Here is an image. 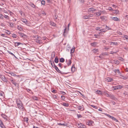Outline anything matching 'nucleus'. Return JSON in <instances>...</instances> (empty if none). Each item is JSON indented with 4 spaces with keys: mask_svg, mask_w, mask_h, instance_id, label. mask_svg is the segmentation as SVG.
I'll return each instance as SVG.
<instances>
[{
    "mask_svg": "<svg viewBox=\"0 0 128 128\" xmlns=\"http://www.w3.org/2000/svg\"><path fill=\"white\" fill-rule=\"evenodd\" d=\"M66 63L67 64L68 66L70 65L72 63L71 60L70 59L68 61L66 60Z\"/></svg>",
    "mask_w": 128,
    "mask_h": 128,
    "instance_id": "nucleus-14",
    "label": "nucleus"
},
{
    "mask_svg": "<svg viewBox=\"0 0 128 128\" xmlns=\"http://www.w3.org/2000/svg\"><path fill=\"white\" fill-rule=\"evenodd\" d=\"M17 28L18 29L20 30V31H21L22 30V28L20 26H17Z\"/></svg>",
    "mask_w": 128,
    "mask_h": 128,
    "instance_id": "nucleus-36",
    "label": "nucleus"
},
{
    "mask_svg": "<svg viewBox=\"0 0 128 128\" xmlns=\"http://www.w3.org/2000/svg\"><path fill=\"white\" fill-rule=\"evenodd\" d=\"M100 28H98V27H96V30H99L100 31Z\"/></svg>",
    "mask_w": 128,
    "mask_h": 128,
    "instance_id": "nucleus-58",
    "label": "nucleus"
},
{
    "mask_svg": "<svg viewBox=\"0 0 128 128\" xmlns=\"http://www.w3.org/2000/svg\"><path fill=\"white\" fill-rule=\"evenodd\" d=\"M88 12H95L96 10V9L93 8H88Z\"/></svg>",
    "mask_w": 128,
    "mask_h": 128,
    "instance_id": "nucleus-9",
    "label": "nucleus"
},
{
    "mask_svg": "<svg viewBox=\"0 0 128 128\" xmlns=\"http://www.w3.org/2000/svg\"><path fill=\"white\" fill-rule=\"evenodd\" d=\"M60 62H63L64 61V59L63 58H61L60 59Z\"/></svg>",
    "mask_w": 128,
    "mask_h": 128,
    "instance_id": "nucleus-27",
    "label": "nucleus"
},
{
    "mask_svg": "<svg viewBox=\"0 0 128 128\" xmlns=\"http://www.w3.org/2000/svg\"><path fill=\"white\" fill-rule=\"evenodd\" d=\"M77 116H78V118H81L82 117V116L80 114H77Z\"/></svg>",
    "mask_w": 128,
    "mask_h": 128,
    "instance_id": "nucleus-56",
    "label": "nucleus"
},
{
    "mask_svg": "<svg viewBox=\"0 0 128 128\" xmlns=\"http://www.w3.org/2000/svg\"><path fill=\"white\" fill-rule=\"evenodd\" d=\"M2 80L4 82H8V80L6 79V77L4 76H1L0 77Z\"/></svg>",
    "mask_w": 128,
    "mask_h": 128,
    "instance_id": "nucleus-7",
    "label": "nucleus"
},
{
    "mask_svg": "<svg viewBox=\"0 0 128 128\" xmlns=\"http://www.w3.org/2000/svg\"><path fill=\"white\" fill-rule=\"evenodd\" d=\"M104 11H100L98 12H96L95 13L96 16H98L101 15V14L104 12Z\"/></svg>",
    "mask_w": 128,
    "mask_h": 128,
    "instance_id": "nucleus-8",
    "label": "nucleus"
},
{
    "mask_svg": "<svg viewBox=\"0 0 128 128\" xmlns=\"http://www.w3.org/2000/svg\"><path fill=\"white\" fill-rule=\"evenodd\" d=\"M76 126L79 128H86V126L82 123L76 124Z\"/></svg>",
    "mask_w": 128,
    "mask_h": 128,
    "instance_id": "nucleus-3",
    "label": "nucleus"
},
{
    "mask_svg": "<svg viewBox=\"0 0 128 128\" xmlns=\"http://www.w3.org/2000/svg\"><path fill=\"white\" fill-rule=\"evenodd\" d=\"M114 44L117 45L118 44V43L117 42H111V44Z\"/></svg>",
    "mask_w": 128,
    "mask_h": 128,
    "instance_id": "nucleus-52",
    "label": "nucleus"
},
{
    "mask_svg": "<svg viewBox=\"0 0 128 128\" xmlns=\"http://www.w3.org/2000/svg\"><path fill=\"white\" fill-rule=\"evenodd\" d=\"M3 93H0V96H2L3 95Z\"/></svg>",
    "mask_w": 128,
    "mask_h": 128,
    "instance_id": "nucleus-63",
    "label": "nucleus"
},
{
    "mask_svg": "<svg viewBox=\"0 0 128 128\" xmlns=\"http://www.w3.org/2000/svg\"><path fill=\"white\" fill-rule=\"evenodd\" d=\"M12 82V84H14L15 86H16L17 84L15 81L13 80Z\"/></svg>",
    "mask_w": 128,
    "mask_h": 128,
    "instance_id": "nucleus-38",
    "label": "nucleus"
},
{
    "mask_svg": "<svg viewBox=\"0 0 128 128\" xmlns=\"http://www.w3.org/2000/svg\"><path fill=\"white\" fill-rule=\"evenodd\" d=\"M0 126L1 128H6L3 123L0 125Z\"/></svg>",
    "mask_w": 128,
    "mask_h": 128,
    "instance_id": "nucleus-33",
    "label": "nucleus"
},
{
    "mask_svg": "<svg viewBox=\"0 0 128 128\" xmlns=\"http://www.w3.org/2000/svg\"><path fill=\"white\" fill-rule=\"evenodd\" d=\"M110 98L114 100H115L116 99V98L113 95H111L110 94Z\"/></svg>",
    "mask_w": 128,
    "mask_h": 128,
    "instance_id": "nucleus-18",
    "label": "nucleus"
},
{
    "mask_svg": "<svg viewBox=\"0 0 128 128\" xmlns=\"http://www.w3.org/2000/svg\"><path fill=\"white\" fill-rule=\"evenodd\" d=\"M89 110L90 112H89L87 111V112H88V113H89L90 114H91L93 112H94L93 109L91 107L89 108Z\"/></svg>",
    "mask_w": 128,
    "mask_h": 128,
    "instance_id": "nucleus-17",
    "label": "nucleus"
},
{
    "mask_svg": "<svg viewBox=\"0 0 128 128\" xmlns=\"http://www.w3.org/2000/svg\"><path fill=\"white\" fill-rule=\"evenodd\" d=\"M114 70L117 71V72L119 74L120 73V71L118 69L117 70Z\"/></svg>",
    "mask_w": 128,
    "mask_h": 128,
    "instance_id": "nucleus-59",
    "label": "nucleus"
},
{
    "mask_svg": "<svg viewBox=\"0 0 128 128\" xmlns=\"http://www.w3.org/2000/svg\"><path fill=\"white\" fill-rule=\"evenodd\" d=\"M16 103L18 108L20 110H22L24 108L23 104L20 100V99H17Z\"/></svg>",
    "mask_w": 128,
    "mask_h": 128,
    "instance_id": "nucleus-1",
    "label": "nucleus"
},
{
    "mask_svg": "<svg viewBox=\"0 0 128 128\" xmlns=\"http://www.w3.org/2000/svg\"><path fill=\"white\" fill-rule=\"evenodd\" d=\"M21 20L23 22L25 23L26 25H28V24L27 23V21L26 19L23 18H22L21 19Z\"/></svg>",
    "mask_w": 128,
    "mask_h": 128,
    "instance_id": "nucleus-10",
    "label": "nucleus"
},
{
    "mask_svg": "<svg viewBox=\"0 0 128 128\" xmlns=\"http://www.w3.org/2000/svg\"><path fill=\"white\" fill-rule=\"evenodd\" d=\"M100 31L101 32H100V33H99V34H100V33H101L102 32H105L106 31V30H104L103 29H101L100 30Z\"/></svg>",
    "mask_w": 128,
    "mask_h": 128,
    "instance_id": "nucleus-42",
    "label": "nucleus"
},
{
    "mask_svg": "<svg viewBox=\"0 0 128 128\" xmlns=\"http://www.w3.org/2000/svg\"><path fill=\"white\" fill-rule=\"evenodd\" d=\"M17 35L15 34H12V37L14 38H16L17 37Z\"/></svg>",
    "mask_w": 128,
    "mask_h": 128,
    "instance_id": "nucleus-35",
    "label": "nucleus"
},
{
    "mask_svg": "<svg viewBox=\"0 0 128 128\" xmlns=\"http://www.w3.org/2000/svg\"><path fill=\"white\" fill-rule=\"evenodd\" d=\"M100 18L102 20H104L105 19L106 17L104 16H101Z\"/></svg>",
    "mask_w": 128,
    "mask_h": 128,
    "instance_id": "nucleus-40",
    "label": "nucleus"
},
{
    "mask_svg": "<svg viewBox=\"0 0 128 128\" xmlns=\"http://www.w3.org/2000/svg\"><path fill=\"white\" fill-rule=\"evenodd\" d=\"M118 59L120 60H121V61H123V59L122 57H119L118 58Z\"/></svg>",
    "mask_w": 128,
    "mask_h": 128,
    "instance_id": "nucleus-46",
    "label": "nucleus"
},
{
    "mask_svg": "<svg viewBox=\"0 0 128 128\" xmlns=\"http://www.w3.org/2000/svg\"><path fill=\"white\" fill-rule=\"evenodd\" d=\"M112 119L113 120H114L116 122H118V120H117V119H116V118H115L114 117V118H112Z\"/></svg>",
    "mask_w": 128,
    "mask_h": 128,
    "instance_id": "nucleus-53",
    "label": "nucleus"
},
{
    "mask_svg": "<svg viewBox=\"0 0 128 128\" xmlns=\"http://www.w3.org/2000/svg\"><path fill=\"white\" fill-rule=\"evenodd\" d=\"M22 44L20 42H16L15 43L14 45L16 47L18 46L19 45Z\"/></svg>",
    "mask_w": 128,
    "mask_h": 128,
    "instance_id": "nucleus-21",
    "label": "nucleus"
},
{
    "mask_svg": "<svg viewBox=\"0 0 128 128\" xmlns=\"http://www.w3.org/2000/svg\"><path fill=\"white\" fill-rule=\"evenodd\" d=\"M10 74H11V75L12 76H16V74H14L12 72H10Z\"/></svg>",
    "mask_w": 128,
    "mask_h": 128,
    "instance_id": "nucleus-51",
    "label": "nucleus"
},
{
    "mask_svg": "<svg viewBox=\"0 0 128 128\" xmlns=\"http://www.w3.org/2000/svg\"><path fill=\"white\" fill-rule=\"evenodd\" d=\"M70 23H69L68 24V31L69 30V27L70 26ZM67 28L66 27L65 28V29H64V34H63V35L64 36H65V34H67L68 33V31H67L66 30Z\"/></svg>",
    "mask_w": 128,
    "mask_h": 128,
    "instance_id": "nucleus-4",
    "label": "nucleus"
},
{
    "mask_svg": "<svg viewBox=\"0 0 128 128\" xmlns=\"http://www.w3.org/2000/svg\"><path fill=\"white\" fill-rule=\"evenodd\" d=\"M104 94H105V95H106L107 97H109L110 96V95H109V94H108L106 92H104Z\"/></svg>",
    "mask_w": 128,
    "mask_h": 128,
    "instance_id": "nucleus-45",
    "label": "nucleus"
},
{
    "mask_svg": "<svg viewBox=\"0 0 128 128\" xmlns=\"http://www.w3.org/2000/svg\"><path fill=\"white\" fill-rule=\"evenodd\" d=\"M107 9L109 10H112V8L111 7H110L108 8Z\"/></svg>",
    "mask_w": 128,
    "mask_h": 128,
    "instance_id": "nucleus-55",
    "label": "nucleus"
},
{
    "mask_svg": "<svg viewBox=\"0 0 128 128\" xmlns=\"http://www.w3.org/2000/svg\"><path fill=\"white\" fill-rule=\"evenodd\" d=\"M45 2L44 0H42L41 2V3L42 4L44 5L45 4Z\"/></svg>",
    "mask_w": 128,
    "mask_h": 128,
    "instance_id": "nucleus-47",
    "label": "nucleus"
},
{
    "mask_svg": "<svg viewBox=\"0 0 128 128\" xmlns=\"http://www.w3.org/2000/svg\"><path fill=\"white\" fill-rule=\"evenodd\" d=\"M26 90L28 92H29L30 93V92H31V90L30 89H29L27 88L26 89Z\"/></svg>",
    "mask_w": 128,
    "mask_h": 128,
    "instance_id": "nucleus-57",
    "label": "nucleus"
},
{
    "mask_svg": "<svg viewBox=\"0 0 128 128\" xmlns=\"http://www.w3.org/2000/svg\"><path fill=\"white\" fill-rule=\"evenodd\" d=\"M18 33L19 34V35L20 36V37H23L25 36H26L25 34L20 32H18Z\"/></svg>",
    "mask_w": 128,
    "mask_h": 128,
    "instance_id": "nucleus-12",
    "label": "nucleus"
},
{
    "mask_svg": "<svg viewBox=\"0 0 128 128\" xmlns=\"http://www.w3.org/2000/svg\"><path fill=\"white\" fill-rule=\"evenodd\" d=\"M74 52H73V48H72L71 49V50H70V53H74Z\"/></svg>",
    "mask_w": 128,
    "mask_h": 128,
    "instance_id": "nucleus-64",
    "label": "nucleus"
},
{
    "mask_svg": "<svg viewBox=\"0 0 128 128\" xmlns=\"http://www.w3.org/2000/svg\"><path fill=\"white\" fill-rule=\"evenodd\" d=\"M96 92V94H102V92L100 90H95Z\"/></svg>",
    "mask_w": 128,
    "mask_h": 128,
    "instance_id": "nucleus-25",
    "label": "nucleus"
},
{
    "mask_svg": "<svg viewBox=\"0 0 128 128\" xmlns=\"http://www.w3.org/2000/svg\"><path fill=\"white\" fill-rule=\"evenodd\" d=\"M54 62L56 63H58V58L56 56L55 57L54 60Z\"/></svg>",
    "mask_w": 128,
    "mask_h": 128,
    "instance_id": "nucleus-22",
    "label": "nucleus"
},
{
    "mask_svg": "<svg viewBox=\"0 0 128 128\" xmlns=\"http://www.w3.org/2000/svg\"><path fill=\"white\" fill-rule=\"evenodd\" d=\"M5 30V32L8 34H10V31L6 30Z\"/></svg>",
    "mask_w": 128,
    "mask_h": 128,
    "instance_id": "nucleus-30",
    "label": "nucleus"
},
{
    "mask_svg": "<svg viewBox=\"0 0 128 128\" xmlns=\"http://www.w3.org/2000/svg\"><path fill=\"white\" fill-rule=\"evenodd\" d=\"M93 52L94 53H96L98 52V49H94L92 50Z\"/></svg>",
    "mask_w": 128,
    "mask_h": 128,
    "instance_id": "nucleus-28",
    "label": "nucleus"
},
{
    "mask_svg": "<svg viewBox=\"0 0 128 128\" xmlns=\"http://www.w3.org/2000/svg\"><path fill=\"white\" fill-rule=\"evenodd\" d=\"M58 125H61V126H65L66 125L65 124H61V123H59L58 124Z\"/></svg>",
    "mask_w": 128,
    "mask_h": 128,
    "instance_id": "nucleus-54",
    "label": "nucleus"
},
{
    "mask_svg": "<svg viewBox=\"0 0 128 128\" xmlns=\"http://www.w3.org/2000/svg\"><path fill=\"white\" fill-rule=\"evenodd\" d=\"M84 0H79V1L81 3H83L84 2Z\"/></svg>",
    "mask_w": 128,
    "mask_h": 128,
    "instance_id": "nucleus-61",
    "label": "nucleus"
},
{
    "mask_svg": "<svg viewBox=\"0 0 128 128\" xmlns=\"http://www.w3.org/2000/svg\"><path fill=\"white\" fill-rule=\"evenodd\" d=\"M106 80L107 82H111L112 80V79L111 78L108 77L106 79Z\"/></svg>",
    "mask_w": 128,
    "mask_h": 128,
    "instance_id": "nucleus-16",
    "label": "nucleus"
},
{
    "mask_svg": "<svg viewBox=\"0 0 128 128\" xmlns=\"http://www.w3.org/2000/svg\"><path fill=\"white\" fill-rule=\"evenodd\" d=\"M76 68L74 66V65H73L71 67V71L72 72H74Z\"/></svg>",
    "mask_w": 128,
    "mask_h": 128,
    "instance_id": "nucleus-15",
    "label": "nucleus"
},
{
    "mask_svg": "<svg viewBox=\"0 0 128 128\" xmlns=\"http://www.w3.org/2000/svg\"><path fill=\"white\" fill-rule=\"evenodd\" d=\"M36 37L37 38L35 40L36 42L40 44L42 43V42L41 40L42 38L38 36H36Z\"/></svg>",
    "mask_w": 128,
    "mask_h": 128,
    "instance_id": "nucleus-2",
    "label": "nucleus"
},
{
    "mask_svg": "<svg viewBox=\"0 0 128 128\" xmlns=\"http://www.w3.org/2000/svg\"><path fill=\"white\" fill-rule=\"evenodd\" d=\"M78 110H84V106L83 105H82V106H79L78 107Z\"/></svg>",
    "mask_w": 128,
    "mask_h": 128,
    "instance_id": "nucleus-13",
    "label": "nucleus"
},
{
    "mask_svg": "<svg viewBox=\"0 0 128 128\" xmlns=\"http://www.w3.org/2000/svg\"><path fill=\"white\" fill-rule=\"evenodd\" d=\"M30 5L33 8H34L35 6V5L32 3H30Z\"/></svg>",
    "mask_w": 128,
    "mask_h": 128,
    "instance_id": "nucleus-50",
    "label": "nucleus"
},
{
    "mask_svg": "<svg viewBox=\"0 0 128 128\" xmlns=\"http://www.w3.org/2000/svg\"><path fill=\"white\" fill-rule=\"evenodd\" d=\"M56 90H54L52 92L53 93H55L56 92Z\"/></svg>",
    "mask_w": 128,
    "mask_h": 128,
    "instance_id": "nucleus-62",
    "label": "nucleus"
},
{
    "mask_svg": "<svg viewBox=\"0 0 128 128\" xmlns=\"http://www.w3.org/2000/svg\"><path fill=\"white\" fill-rule=\"evenodd\" d=\"M8 52L12 56H13L15 57L16 58V57L12 53L8 51Z\"/></svg>",
    "mask_w": 128,
    "mask_h": 128,
    "instance_id": "nucleus-44",
    "label": "nucleus"
},
{
    "mask_svg": "<svg viewBox=\"0 0 128 128\" xmlns=\"http://www.w3.org/2000/svg\"><path fill=\"white\" fill-rule=\"evenodd\" d=\"M61 104L65 107H68L69 106V104H68L64 102L62 103Z\"/></svg>",
    "mask_w": 128,
    "mask_h": 128,
    "instance_id": "nucleus-19",
    "label": "nucleus"
},
{
    "mask_svg": "<svg viewBox=\"0 0 128 128\" xmlns=\"http://www.w3.org/2000/svg\"><path fill=\"white\" fill-rule=\"evenodd\" d=\"M120 76H121V78H122L124 80H126L127 78L126 77L124 76H123V75H121Z\"/></svg>",
    "mask_w": 128,
    "mask_h": 128,
    "instance_id": "nucleus-31",
    "label": "nucleus"
},
{
    "mask_svg": "<svg viewBox=\"0 0 128 128\" xmlns=\"http://www.w3.org/2000/svg\"><path fill=\"white\" fill-rule=\"evenodd\" d=\"M111 18L114 21H120V19H118L117 17H111Z\"/></svg>",
    "mask_w": 128,
    "mask_h": 128,
    "instance_id": "nucleus-11",
    "label": "nucleus"
},
{
    "mask_svg": "<svg viewBox=\"0 0 128 128\" xmlns=\"http://www.w3.org/2000/svg\"><path fill=\"white\" fill-rule=\"evenodd\" d=\"M53 66H52V67L54 68H55V69L56 68H57L56 67H57L55 65V64H54V62H53Z\"/></svg>",
    "mask_w": 128,
    "mask_h": 128,
    "instance_id": "nucleus-41",
    "label": "nucleus"
},
{
    "mask_svg": "<svg viewBox=\"0 0 128 128\" xmlns=\"http://www.w3.org/2000/svg\"><path fill=\"white\" fill-rule=\"evenodd\" d=\"M93 16V14H90L88 16V18H89L90 17H92Z\"/></svg>",
    "mask_w": 128,
    "mask_h": 128,
    "instance_id": "nucleus-49",
    "label": "nucleus"
},
{
    "mask_svg": "<svg viewBox=\"0 0 128 128\" xmlns=\"http://www.w3.org/2000/svg\"><path fill=\"white\" fill-rule=\"evenodd\" d=\"M82 18L84 19H88V16H84L82 17Z\"/></svg>",
    "mask_w": 128,
    "mask_h": 128,
    "instance_id": "nucleus-29",
    "label": "nucleus"
},
{
    "mask_svg": "<svg viewBox=\"0 0 128 128\" xmlns=\"http://www.w3.org/2000/svg\"><path fill=\"white\" fill-rule=\"evenodd\" d=\"M24 121L26 122H28V118L27 117H24Z\"/></svg>",
    "mask_w": 128,
    "mask_h": 128,
    "instance_id": "nucleus-26",
    "label": "nucleus"
},
{
    "mask_svg": "<svg viewBox=\"0 0 128 128\" xmlns=\"http://www.w3.org/2000/svg\"><path fill=\"white\" fill-rule=\"evenodd\" d=\"M123 86L120 85H119L116 86H113V88H114V90H116L117 89H120L123 88Z\"/></svg>",
    "mask_w": 128,
    "mask_h": 128,
    "instance_id": "nucleus-6",
    "label": "nucleus"
},
{
    "mask_svg": "<svg viewBox=\"0 0 128 128\" xmlns=\"http://www.w3.org/2000/svg\"><path fill=\"white\" fill-rule=\"evenodd\" d=\"M103 26L106 28V29H107L108 30H111V28H109L106 25H104L102 26Z\"/></svg>",
    "mask_w": 128,
    "mask_h": 128,
    "instance_id": "nucleus-24",
    "label": "nucleus"
},
{
    "mask_svg": "<svg viewBox=\"0 0 128 128\" xmlns=\"http://www.w3.org/2000/svg\"><path fill=\"white\" fill-rule=\"evenodd\" d=\"M97 44V43L96 42H92L90 44V45L92 46H95Z\"/></svg>",
    "mask_w": 128,
    "mask_h": 128,
    "instance_id": "nucleus-23",
    "label": "nucleus"
},
{
    "mask_svg": "<svg viewBox=\"0 0 128 128\" xmlns=\"http://www.w3.org/2000/svg\"><path fill=\"white\" fill-rule=\"evenodd\" d=\"M94 123L93 121L92 120H88L86 122V124L87 125L90 126H93L92 124Z\"/></svg>",
    "mask_w": 128,
    "mask_h": 128,
    "instance_id": "nucleus-5",
    "label": "nucleus"
},
{
    "mask_svg": "<svg viewBox=\"0 0 128 128\" xmlns=\"http://www.w3.org/2000/svg\"><path fill=\"white\" fill-rule=\"evenodd\" d=\"M56 68H55V69L56 70V71L59 72V73H62L58 69V68L57 67H56Z\"/></svg>",
    "mask_w": 128,
    "mask_h": 128,
    "instance_id": "nucleus-34",
    "label": "nucleus"
},
{
    "mask_svg": "<svg viewBox=\"0 0 128 128\" xmlns=\"http://www.w3.org/2000/svg\"><path fill=\"white\" fill-rule=\"evenodd\" d=\"M124 40H126L128 42V36H127V37L125 38L124 39Z\"/></svg>",
    "mask_w": 128,
    "mask_h": 128,
    "instance_id": "nucleus-60",
    "label": "nucleus"
},
{
    "mask_svg": "<svg viewBox=\"0 0 128 128\" xmlns=\"http://www.w3.org/2000/svg\"><path fill=\"white\" fill-rule=\"evenodd\" d=\"M4 18H6V19H9V17L8 16L5 15V16H4Z\"/></svg>",
    "mask_w": 128,
    "mask_h": 128,
    "instance_id": "nucleus-37",
    "label": "nucleus"
},
{
    "mask_svg": "<svg viewBox=\"0 0 128 128\" xmlns=\"http://www.w3.org/2000/svg\"><path fill=\"white\" fill-rule=\"evenodd\" d=\"M0 18L2 19H3L4 18V16L3 15L1 14H0Z\"/></svg>",
    "mask_w": 128,
    "mask_h": 128,
    "instance_id": "nucleus-43",
    "label": "nucleus"
},
{
    "mask_svg": "<svg viewBox=\"0 0 128 128\" xmlns=\"http://www.w3.org/2000/svg\"><path fill=\"white\" fill-rule=\"evenodd\" d=\"M90 106L92 107L93 108H95V109H97L98 108L97 106H94L93 105H91Z\"/></svg>",
    "mask_w": 128,
    "mask_h": 128,
    "instance_id": "nucleus-48",
    "label": "nucleus"
},
{
    "mask_svg": "<svg viewBox=\"0 0 128 128\" xmlns=\"http://www.w3.org/2000/svg\"><path fill=\"white\" fill-rule=\"evenodd\" d=\"M61 98L62 100H65V97L64 96H61Z\"/></svg>",
    "mask_w": 128,
    "mask_h": 128,
    "instance_id": "nucleus-39",
    "label": "nucleus"
},
{
    "mask_svg": "<svg viewBox=\"0 0 128 128\" xmlns=\"http://www.w3.org/2000/svg\"><path fill=\"white\" fill-rule=\"evenodd\" d=\"M55 52H53L52 54V56L51 57L52 58H53L55 57Z\"/></svg>",
    "mask_w": 128,
    "mask_h": 128,
    "instance_id": "nucleus-20",
    "label": "nucleus"
},
{
    "mask_svg": "<svg viewBox=\"0 0 128 128\" xmlns=\"http://www.w3.org/2000/svg\"><path fill=\"white\" fill-rule=\"evenodd\" d=\"M9 23V25H8V26H10V27H13L14 25L13 24H12L11 22H8Z\"/></svg>",
    "mask_w": 128,
    "mask_h": 128,
    "instance_id": "nucleus-32",
    "label": "nucleus"
}]
</instances>
